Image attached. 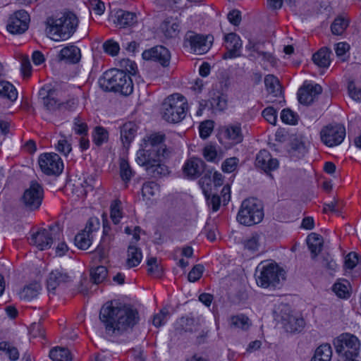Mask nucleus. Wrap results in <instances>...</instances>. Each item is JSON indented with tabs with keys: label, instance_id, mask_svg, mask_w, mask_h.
Returning a JSON list of instances; mask_svg holds the SVG:
<instances>
[{
	"label": "nucleus",
	"instance_id": "obj_3",
	"mask_svg": "<svg viewBox=\"0 0 361 361\" xmlns=\"http://www.w3.org/2000/svg\"><path fill=\"white\" fill-rule=\"evenodd\" d=\"M78 22L73 12L64 11L59 17L47 19L46 33L54 41L66 40L75 32Z\"/></svg>",
	"mask_w": 361,
	"mask_h": 361
},
{
	"label": "nucleus",
	"instance_id": "obj_29",
	"mask_svg": "<svg viewBox=\"0 0 361 361\" xmlns=\"http://www.w3.org/2000/svg\"><path fill=\"white\" fill-rule=\"evenodd\" d=\"M307 242L312 253V257L314 259L322 250V238L320 235L312 233L308 235Z\"/></svg>",
	"mask_w": 361,
	"mask_h": 361
},
{
	"label": "nucleus",
	"instance_id": "obj_49",
	"mask_svg": "<svg viewBox=\"0 0 361 361\" xmlns=\"http://www.w3.org/2000/svg\"><path fill=\"white\" fill-rule=\"evenodd\" d=\"M169 311L168 308L164 307L160 312L156 314L152 319V324L156 327L164 325L169 318Z\"/></svg>",
	"mask_w": 361,
	"mask_h": 361
},
{
	"label": "nucleus",
	"instance_id": "obj_2",
	"mask_svg": "<svg viewBox=\"0 0 361 361\" xmlns=\"http://www.w3.org/2000/svg\"><path fill=\"white\" fill-rule=\"evenodd\" d=\"M99 318L108 334L119 336L128 332L137 324L139 314L129 305L110 301L102 306Z\"/></svg>",
	"mask_w": 361,
	"mask_h": 361
},
{
	"label": "nucleus",
	"instance_id": "obj_57",
	"mask_svg": "<svg viewBox=\"0 0 361 361\" xmlns=\"http://www.w3.org/2000/svg\"><path fill=\"white\" fill-rule=\"evenodd\" d=\"M204 270V268L202 264H197L194 266L188 274V281L190 282H195L198 281L201 278Z\"/></svg>",
	"mask_w": 361,
	"mask_h": 361
},
{
	"label": "nucleus",
	"instance_id": "obj_17",
	"mask_svg": "<svg viewBox=\"0 0 361 361\" xmlns=\"http://www.w3.org/2000/svg\"><path fill=\"white\" fill-rule=\"evenodd\" d=\"M142 55L145 60L157 62L163 67H167L170 63L171 53L163 46H156L145 50Z\"/></svg>",
	"mask_w": 361,
	"mask_h": 361
},
{
	"label": "nucleus",
	"instance_id": "obj_22",
	"mask_svg": "<svg viewBox=\"0 0 361 361\" xmlns=\"http://www.w3.org/2000/svg\"><path fill=\"white\" fill-rule=\"evenodd\" d=\"M71 280V277L64 270H54L49 275L47 281V289L49 292L54 291L60 284L67 283Z\"/></svg>",
	"mask_w": 361,
	"mask_h": 361
},
{
	"label": "nucleus",
	"instance_id": "obj_14",
	"mask_svg": "<svg viewBox=\"0 0 361 361\" xmlns=\"http://www.w3.org/2000/svg\"><path fill=\"white\" fill-rule=\"evenodd\" d=\"M336 352L340 355L357 357L360 349L358 338L351 334L339 336L335 343Z\"/></svg>",
	"mask_w": 361,
	"mask_h": 361
},
{
	"label": "nucleus",
	"instance_id": "obj_36",
	"mask_svg": "<svg viewBox=\"0 0 361 361\" xmlns=\"http://www.w3.org/2000/svg\"><path fill=\"white\" fill-rule=\"evenodd\" d=\"M331 51L327 48H322L316 52L312 60L314 63L320 67H328L330 64Z\"/></svg>",
	"mask_w": 361,
	"mask_h": 361
},
{
	"label": "nucleus",
	"instance_id": "obj_39",
	"mask_svg": "<svg viewBox=\"0 0 361 361\" xmlns=\"http://www.w3.org/2000/svg\"><path fill=\"white\" fill-rule=\"evenodd\" d=\"M108 138L109 133L104 128L97 126L94 128L92 133V140L96 145L100 146L103 145L108 141Z\"/></svg>",
	"mask_w": 361,
	"mask_h": 361
},
{
	"label": "nucleus",
	"instance_id": "obj_28",
	"mask_svg": "<svg viewBox=\"0 0 361 361\" xmlns=\"http://www.w3.org/2000/svg\"><path fill=\"white\" fill-rule=\"evenodd\" d=\"M137 130V125L133 122H128L121 128V138L124 145H129L133 140Z\"/></svg>",
	"mask_w": 361,
	"mask_h": 361
},
{
	"label": "nucleus",
	"instance_id": "obj_6",
	"mask_svg": "<svg viewBox=\"0 0 361 361\" xmlns=\"http://www.w3.org/2000/svg\"><path fill=\"white\" fill-rule=\"evenodd\" d=\"M255 279L259 286L275 288L285 279V272L275 263L261 262L257 267Z\"/></svg>",
	"mask_w": 361,
	"mask_h": 361
},
{
	"label": "nucleus",
	"instance_id": "obj_30",
	"mask_svg": "<svg viewBox=\"0 0 361 361\" xmlns=\"http://www.w3.org/2000/svg\"><path fill=\"white\" fill-rule=\"evenodd\" d=\"M284 328L288 332L300 331L305 325V320L299 316L290 315L284 322Z\"/></svg>",
	"mask_w": 361,
	"mask_h": 361
},
{
	"label": "nucleus",
	"instance_id": "obj_47",
	"mask_svg": "<svg viewBox=\"0 0 361 361\" xmlns=\"http://www.w3.org/2000/svg\"><path fill=\"white\" fill-rule=\"evenodd\" d=\"M263 46L264 43L262 42L250 40L245 49L250 51V56L255 59L257 56L260 57L264 53Z\"/></svg>",
	"mask_w": 361,
	"mask_h": 361
},
{
	"label": "nucleus",
	"instance_id": "obj_25",
	"mask_svg": "<svg viewBox=\"0 0 361 361\" xmlns=\"http://www.w3.org/2000/svg\"><path fill=\"white\" fill-rule=\"evenodd\" d=\"M116 23L120 27L133 26L137 21V18L135 13L122 10L116 12Z\"/></svg>",
	"mask_w": 361,
	"mask_h": 361
},
{
	"label": "nucleus",
	"instance_id": "obj_45",
	"mask_svg": "<svg viewBox=\"0 0 361 361\" xmlns=\"http://www.w3.org/2000/svg\"><path fill=\"white\" fill-rule=\"evenodd\" d=\"M349 286V282L344 280L336 283L333 286V290L339 298H348L350 296Z\"/></svg>",
	"mask_w": 361,
	"mask_h": 361
},
{
	"label": "nucleus",
	"instance_id": "obj_11",
	"mask_svg": "<svg viewBox=\"0 0 361 361\" xmlns=\"http://www.w3.org/2000/svg\"><path fill=\"white\" fill-rule=\"evenodd\" d=\"M345 137V128L341 124L326 126L320 132L322 142L328 147L339 145Z\"/></svg>",
	"mask_w": 361,
	"mask_h": 361
},
{
	"label": "nucleus",
	"instance_id": "obj_15",
	"mask_svg": "<svg viewBox=\"0 0 361 361\" xmlns=\"http://www.w3.org/2000/svg\"><path fill=\"white\" fill-rule=\"evenodd\" d=\"M30 16L24 10L16 11L8 19L6 26L7 30L11 34L20 35L25 32L28 28Z\"/></svg>",
	"mask_w": 361,
	"mask_h": 361
},
{
	"label": "nucleus",
	"instance_id": "obj_24",
	"mask_svg": "<svg viewBox=\"0 0 361 361\" xmlns=\"http://www.w3.org/2000/svg\"><path fill=\"white\" fill-rule=\"evenodd\" d=\"M81 57L80 50L75 45L70 44L63 48L59 54L60 60H65L68 63H76Z\"/></svg>",
	"mask_w": 361,
	"mask_h": 361
},
{
	"label": "nucleus",
	"instance_id": "obj_23",
	"mask_svg": "<svg viewBox=\"0 0 361 361\" xmlns=\"http://www.w3.org/2000/svg\"><path fill=\"white\" fill-rule=\"evenodd\" d=\"M160 30L166 38H175L180 32V21L172 17L167 18L161 23Z\"/></svg>",
	"mask_w": 361,
	"mask_h": 361
},
{
	"label": "nucleus",
	"instance_id": "obj_41",
	"mask_svg": "<svg viewBox=\"0 0 361 361\" xmlns=\"http://www.w3.org/2000/svg\"><path fill=\"white\" fill-rule=\"evenodd\" d=\"M119 169L121 179L126 183L129 182L135 173L130 167L128 161L125 159H121Z\"/></svg>",
	"mask_w": 361,
	"mask_h": 361
},
{
	"label": "nucleus",
	"instance_id": "obj_53",
	"mask_svg": "<svg viewBox=\"0 0 361 361\" xmlns=\"http://www.w3.org/2000/svg\"><path fill=\"white\" fill-rule=\"evenodd\" d=\"M103 49L105 53L114 56L119 52L120 47L116 42L109 39L103 44Z\"/></svg>",
	"mask_w": 361,
	"mask_h": 361
},
{
	"label": "nucleus",
	"instance_id": "obj_56",
	"mask_svg": "<svg viewBox=\"0 0 361 361\" xmlns=\"http://www.w3.org/2000/svg\"><path fill=\"white\" fill-rule=\"evenodd\" d=\"M264 119L272 125H276L277 121V111L271 106L267 107L262 112Z\"/></svg>",
	"mask_w": 361,
	"mask_h": 361
},
{
	"label": "nucleus",
	"instance_id": "obj_61",
	"mask_svg": "<svg viewBox=\"0 0 361 361\" xmlns=\"http://www.w3.org/2000/svg\"><path fill=\"white\" fill-rule=\"evenodd\" d=\"M290 152L293 155H295L298 157H301L305 155L307 150L305 145L302 142L297 141L292 143Z\"/></svg>",
	"mask_w": 361,
	"mask_h": 361
},
{
	"label": "nucleus",
	"instance_id": "obj_13",
	"mask_svg": "<svg viewBox=\"0 0 361 361\" xmlns=\"http://www.w3.org/2000/svg\"><path fill=\"white\" fill-rule=\"evenodd\" d=\"M99 221L96 217L90 218L85 228L75 237V245L81 250H87L92 244L93 233L99 228Z\"/></svg>",
	"mask_w": 361,
	"mask_h": 361
},
{
	"label": "nucleus",
	"instance_id": "obj_1",
	"mask_svg": "<svg viewBox=\"0 0 361 361\" xmlns=\"http://www.w3.org/2000/svg\"><path fill=\"white\" fill-rule=\"evenodd\" d=\"M165 135L154 133L142 140L140 149L137 152L136 161L154 176L165 175L168 169L161 161L169 157L170 151L164 143Z\"/></svg>",
	"mask_w": 361,
	"mask_h": 361
},
{
	"label": "nucleus",
	"instance_id": "obj_37",
	"mask_svg": "<svg viewBox=\"0 0 361 361\" xmlns=\"http://www.w3.org/2000/svg\"><path fill=\"white\" fill-rule=\"evenodd\" d=\"M264 84L269 94L276 97L281 93L279 81L274 75H267L264 78Z\"/></svg>",
	"mask_w": 361,
	"mask_h": 361
},
{
	"label": "nucleus",
	"instance_id": "obj_48",
	"mask_svg": "<svg viewBox=\"0 0 361 361\" xmlns=\"http://www.w3.org/2000/svg\"><path fill=\"white\" fill-rule=\"evenodd\" d=\"M211 178L212 171H208L199 180V185L202 190L204 197H207L209 195V192L211 191V185L212 181Z\"/></svg>",
	"mask_w": 361,
	"mask_h": 361
},
{
	"label": "nucleus",
	"instance_id": "obj_5",
	"mask_svg": "<svg viewBox=\"0 0 361 361\" xmlns=\"http://www.w3.org/2000/svg\"><path fill=\"white\" fill-rule=\"evenodd\" d=\"M187 99L180 94H173L166 97L161 107L162 118L169 123H178L186 115Z\"/></svg>",
	"mask_w": 361,
	"mask_h": 361
},
{
	"label": "nucleus",
	"instance_id": "obj_51",
	"mask_svg": "<svg viewBox=\"0 0 361 361\" xmlns=\"http://www.w3.org/2000/svg\"><path fill=\"white\" fill-rule=\"evenodd\" d=\"M244 247L251 252L258 250L259 246V235L257 234L252 235L247 238L243 243Z\"/></svg>",
	"mask_w": 361,
	"mask_h": 361
},
{
	"label": "nucleus",
	"instance_id": "obj_44",
	"mask_svg": "<svg viewBox=\"0 0 361 361\" xmlns=\"http://www.w3.org/2000/svg\"><path fill=\"white\" fill-rule=\"evenodd\" d=\"M348 26V20L343 17L336 18L331 26L334 35H340Z\"/></svg>",
	"mask_w": 361,
	"mask_h": 361
},
{
	"label": "nucleus",
	"instance_id": "obj_34",
	"mask_svg": "<svg viewBox=\"0 0 361 361\" xmlns=\"http://www.w3.org/2000/svg\"><path fill=\"white\" fill-rule=\"evenodd\" d=\"M228 324L231 328L242 330L248 329L251 324L249 318L243 314L231 316Z\"/></svg>",
	"mask_w": 361,
	"mask_h": 361
},
{
	"label": "nucleus",
	"instance_id": "obj_18",
	"mask_svg": "<svg viewBox=\"0 0 361 361\" xmlns=\"http://www.w3.org/2000/svg\"><path fill=\"white\" fill-rule=\"evenodd\" d=\"M228 140L231 145L240 143L243 140L241 124L238 123L228 124L221 128L219 141Z\"/></svg>",
	"mask_w": 361,
	"mask_h": 361
},
{
	"label": "nucleus",
	"instance_id": "obj_55",
	"mask_svg": "<svg viewBox=\"0 0 361 361\" xmlns=\"http://www.w3.org/2000/svg\"><path fill=\"white\" fill-rule=\"evenodd\" d=\"M214 128V123L212 121H205L200 125V136L202 139H207L212 133Z\"/></svg>",
	"mask_w": 361,
	"mask_h": 361
},
{
	"label": "nucleus",
	"instance_id": "obj_46",
	"mask_svg": "<svg viewBox=\"0 0 361 361\" xmlns=\"http://www.w3.org/2000/svg\"><path fill=\"white\" fill-rule=\"evenodd\" d=\"M159 186L157 183L154 181L147 182L144 183L142 185V195L148 199L157 195L159 193Z\"/></svg>",
	"mask_w": 361,
	"mask_h": 361
},
{
	"label": "nucleus",
	"instance_id": "obj_16",
	"mask_svg": "<svg viewBox=\"0 0 361 361\" xmlns=\"http://www.w3.org/2000/svg\"><path fill=\"white\" fill-rule=\"evenodd\" d=\"M205 163L200 159L195 157L188 159L183 167V175L190 180H195L203 174L205 170Z\"/></svg>",
	"mask_w": 361,
	"mask_h": 361
},
{
	"label": "nucleus",
	"instance_id": "obj_52",
	"mask_svg": "<svg viewBox=\"0 0 361 361\" xmlns=\"http://www.w3.org/2000/svg\"><path fill=\"white\" fill-rule=\"evenodd\" d=\"M238 163L239 159L235 157L228 158L222 163L221 169L224 172L232 173L236 169Z\"/></svg>",
	"mask_w": 361,
	"mask_h": 361
},
{
	"label": "nucleus",
	"instance_id": "obj_26",
	"mask_svg": "<svg viewBox=\"0 0 361 361\" xmlns=\"http://www.w3.org/2000/svg\"><path fill=\"white\" fill-rule=\"evenodd\" d=\"M42 290L40 283L37 282H33L25 286L19 292V297L21 300L26 301H30L36 298Z\"/></svg>",
	"mask_w": 361,
	"mask_h": 361
},
{
	"label": "nucleus",
	"instance_id": "obj_59",
	"mask_svg": "<svg viewBox=\"0 0 361 361\" xmlns=\"http://www.w3.org/2000/svg\"><path fill=\"white\" fill-rule=\"evenodd\" d=\"M348 91L350 97L356 102H361V88L355 86L354 82L350 81L348 85Z\"/></svg>",
	"mask_w": 361,
	"mask_h": 361
},
{
	"label": "nucleus",
	"instance_id": "obj_4",
	"mask_svg": "<svg viewBox=\"0 0 361 361\" xmlns=\"http://www.w3.org/2000/svg\"><path fill=\"white\" fill-rule=\"evenodd\" d=\"M99 84L104 91L119 92L123 95H129L133 91V84L130 77L118 69L106 71L99 79Z\"/></svg>",
	"mask_w": 361,
	"mask_h": 361
},
{
	"label": "nucleus",
	"instance_id": "obj_43",
	"mask_svg": "<svg viewBox=\"0 0 361 361\" xmlns=\"http://www.w3.org/2000/svg\"><path fill=\"white\" fill-rule=\"evenodd\" d=\"M107 269L104 266H99L92 269L91 279L95 284L103 282L107 276Z\"/></svg>",
	"mask_w": 361,
	"mask_h": 361
},
{
	"label": "nucleus",
	"instance_id": "obj_27",
	"mask_svg": "<svg viewBox=\"0 0 361 361\" xmlns=\"http://www.w3.org/2000/svg\"><path fill=\"white\" fill-rule=\"evenodd\" d=\"M204 158L209 162L218 163L224 156L223 150L215 145H206L202 150Z\"/></svg>",
	"mask_w": 361,
	"mask_h": 361
},
{
	"label": "nucleus",
	"instance_id": "obj_21",
	"mask_svg": "<svg viewBox=\"0 0 361 361\" xmlns=\"http://www.w3.org/2000/svg\"><path fill=\"white\" fill-rule=\"evenodd\" d=\"M255 166L268 173L279 167V161L276 159L272 157L269 151L262 149L256 156Z\"/></svg>",
	"mask_w": 361,
	"mask_h": 361
},
{
	"label": "nucleus",
	"instance_id": "obj_64",
	"mask_svg": "<svg viewBox=\"0 0 361 361\" xmlns=\"http://www.w3.org/2000/svg\"><path fill=\"white\" fill-rule=\"evenodd\" d=\"M42 104L47 110L54 111L59 109L61 102L55 98L54 94H52L49 98H47Z\"/></svg>",
	"mask_w": 361,
	"mask_h": 361
},
{
	"label": "nucleus",
	"instance_id": "obj_7",
	"mask_svg": "<svg viewBox=\"0 0 361 361\" xmlns=\"http://www.w3.org/2000/svg\"><path fill=\"white\" fill-rule=\"evenodd\" d=\"M263 217V206L261 202L251 197L242 202L236 218L240 224L252 226L261 222Z\"/></svg>",
	"mask_w": 361,
	"mask_h": 361
},
{
	"label": "nucleus",
	"instance_id": "obj_9",
	"mask_svg": "<svg viewBox=\"0 0 361 361\" xmlns=\"http://www.w3.org/2000/svg\"><path fill=\"white\" fill-rule=\"evenodd\" d=\"M212 38L209 36H204L189 31L184 38V46L189 47L191 52L196 54L207 53L212 47Z\"/></svg>",
	"mask_w": 361,
	"mask_h": 361
},
{
	"label": "nucleus",
	"instance_id": "obj_19",
	"mask_svg": "<svg viewBox=\"0 0 361 361\" xmlns=\"http://www.w3.org/2000/svg\"><path fill=\"white\" fill-rule=\"evenodd\" d=\"M224 40L227 51L224 54L223 59H233L239 56L242 48V42L240 37L235 33L231 32L225 35Z\"/></svg>",
	"mask_w": 361,
	"mask_h": 361
},
{
	"label": "nucleus",
	"instance_id": "obj_50",
	"mask_svg": "<svg viewBox=\"0 0 361 361\" xmlns=\"http://www.w3.org/2000/svg\"><path fill=\"white\" fill-rule=\"evenodd\" d=\"M56 149L64 156H67L72 150L71 145L64 135H61L55 145Z\"/></svg>",
	"mask_w": 361,
	"mask_h": 361
},
{
	"label": "nucleus",
	"instance_id": "obj_33",
	"mask_svg": "<svg viewBox=\"0 0 361 361\" xmlns=\"http://www.w3.org/2000/svg\"><path fill=\"white\" fill-rule=\"evenodd\" d=\"M198 329V324L193 318L181 317L176 323V330L180 333L192 332L197 331Z\"/></svg>",
	"mask_w": 361,
	"mask_h": 361
},
{
	"label": "nucleus",
	"instance_id": "obj_20",
	"mask_svg": "<svg viewBox=\"0 0 361 361\" xmlns=\"http://www.w3.org/2000/svg\"><path fill=\"white\" fill-rule=\"evenodd\" d=\"M322 92V88L318 84H304L298 90V101L302 104L310 105Z\"/></svg>",
	"mask_w": 361,
	"mask_h": 361
},
{
	"label": "nucleus",
	"instance_id": "obj_10",
	"mask_svg": "<svg viewBox=\"0 0 361 361\" xmlns=\"http://www.w3.org/2000/svg\"><path fill=\"white\" fill-rule=\"evenodd\" d=\"M39 166L42 171L48 176H58L63 170V163L56 153H44L39 156Z\"/></svg>",
	"mask_w": 361,
	"mask_h": 361
},
{
	"label": "nucleus",
	"instance_id": "obj_58",
	"mask_svg": "<svg viewBox=\"0 0 361 361\" xmlns=\"http://www.w3.org/2000/svg\"><path fill=\"white\" fill-rule=\"evenodd\" d=\"M120 66L121 68L124 69V72L129 73L131 75H135L136 73L137 67L136 63L129 59H123L120 61Z\"/></svg>",
	"mask_w": 361,
	"mask_h": 361
},
{
	"label": "nucleus",
	"instance_id": "obj_40",
	"mask_svg": "<svg viewBox=\"0 0 361 361\" xmlns=\"http://www.w3.org/2000/svg\"><path fill=\"white\" fill-rule=\"evenodd\" d=\"M110 217L115 224L120 223L123 217L121 202L118 200L113 201L110 206Z\"/></svg>",
	"mask_w": 361,
	"mask_h": 361
},
{
	"label": "nucleus",
	"instance_id": "obj_8",
	"mask_svg": "<svg viewBox=\"0 0 361 361\" xmlns=\"http://www.w3.org/2000/svg\"><path fill=\"white\" fill-rule=\"evenodd\" d=\"M63 237L62 232L57 225L50 226L48 228H41L32 234L30 243L39 250L49 249L55 241H60Z\"/></svg>",
	"mask_w": 361,
	"mask_h": 361
},
{
	"label": "nucleus",
	"instance_id": "obj_35",
	"mask_svg": "<svg viewBox=\"0 0 361 361\" xmlns=\"http://www.w3.org/2000/svg\"><path fill=\"white\" fill-rule=\"evenodd\" d=\"M0 97L13 102L18 98V92L16 87L9 82L0 80Z\"/></svg>",
	"mask_w": 361,
	"mask_h": 361
},
{
	"label": "nucleus",
	"instance_id": "obj_60",
	"mask_svg": "<svg viewBox=\"0 0 361 361\" xmlns=\"http://www.w3.org/2000/svg\"><path fill=\"white\" fill-rule=\"evenodd\" d=\"M281 119L287 124H295L297 121L295 114L289 109L282 110L281 113Z\"/></svg>",
	"mask_w": 361,
	"mask_h": 361
},
{
	"label": "nucleus",
	"instance_id": "obj_32",
	"mask_svg": "<svg viewBox=\"0 0 361 361\" xmlns=\"http://www.w3.org/2000/svg\"><path fill=\"white\" fill-rule=\"evenodd\" d=\"M142 254L141 250L135 245H130L128 248L126 265L128 268L137 266L141 262Z\"/></svg>",
	"mask_w": 361,
	"mask_h": 361
},
{
	"label": "nucleus",
	"instance_id": "obj_38",
	"mask_svg": "<svg viewBox=\"0 0 361 361\" xmlns=\"http://www.w3.org/2000/svg\"><path fill=\"white\" fill-rule=\"evenodd\" d=\"M49 357L53 361H71L72 355L68 349L63 347H56L49 353Z\"/></svg>",
	"mask_w": 361,
	"mask_h": 361
},
{
	"label": "nucleus",
	"instance_id": "obj_54",
	"mask_svg": "<svg viewBox=\"0 0 361 361\" xmlns=\"http://www.w3.org/2000/svg\"><path fill=\"white\" fill-rule=\"evenodd\" d=\"M147 264L148 267L147 271L149 274L154 276H159L161 273V268L157 262L156 257H150L147 259Z\"/></svg>",
	"mask_w": 361,
	"mask_h": 361
},
{
	"label": "nucleus",
	"instance_id": "obj_31",
	"mask_svg": "<svg viewBox=\"0 0 361 361\" xmlns=\"http://www.w3.org/2000/svg\"><path fill=\"white\" fill-rule=\"evenodd\" d=\"M332 348L330 344L324 343L317 347L311 361H331Z\"/></svg>",
	"mask_w": 361,
	"mask_h": 361
},
{
	"label": "nucleus",
	"instance_id": "obj_63",
	"mask_svg": "<svg viewBox=\"0 0 361 361\" xmlns=\"http://www.w3.org/2000/svg\"><path fill=\"white\" fill-rule=\"evenodd\" d=\"M82 185L86 190H87L88 188L92 190L99 185V181L96 175H90L84 180Z\"/></svg>",
	"mask_w": 361,
	"mask_h": 361
},
{
	"label": "nucleus",
	"instance_id": "obj_42",
	"mask_svg": "<svg viewBox=\"0 0 361 361\" xmlns=\"http://www.w3.org/2000/svg\"><path fill=\"white\" fill-rule=\"evenodd\" d=\"M210 104L215 110L222 111L227 107L226 96L223 94H214L210 99Z\"/></svg>",
	"mask_w": 361,
	"mask_h": 361
},
{
	"label": "nucleus",
	"instance_id": "obj_12",
	"mask_svg": "<svg viewBox=\"0 0 361 361\" xmlns=\"http://www.w3.org/2000/svg\"><path fill=\"white\" fill-rule=\"evenodd\" d=\"M43 200V189L40 184L35 181L30 183L21 197V202L27 210H36L39 208Z\"/></svg>",
	"mask_w": 361,
	"mask_h": 361
},
{
	"label": "nucleus",
	"instance_id": "obj_62",
	"mask_svg": "<svg viewBox=\"0 0 361 361\" xmlns=\"http://www.w3.org/2000/svg\"><path fill=\"white\" fill-rule=\"evenodd\" d=\"M4 355H6L11 361L18 360L20 356L18 348L8 342Z\"/></svg>",
	"mask_w": 361,
	"mask_h": 361
}]
</instances>
